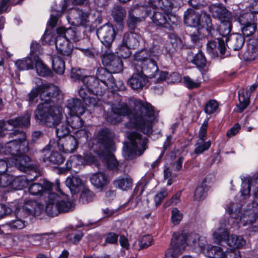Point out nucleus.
<instances>
[{"instance_id":"obj_1","label":"nucleus","mask_w":258,"mask_h":258,"mask_svg":"<svg viewBox=\"0 0 258 258\" xmlns=\"http://www.w3.org/2000/svg\"><path fill=\"white\" fill-rule=\"evenodd\" d=\"M131 101L134 104L133 110L126 104L119 106H112L110 111L104 113L105 120L112 124L122 121V117L128 116L127 126L136 127L148 135L152 133V122L156 118L154 108L150 103H144L141 100L133 98Z\"/></svg>"},{"instance_id":"obj_2","label":"nucleus","mask_w":258,"mask_h":258,"mask_svg":"<svg viewBox=\"0 0 258 258\" xmlns=\"http://www.w3.org/2000/svg\"><path fill=\"white\" fill-rule=\"evenodd\" d=\"M40 90V98L43 103L37 106L35 111V118L40 124L48 127H56L62 119V109L48 105L59 94L58 88L53 84L39 85Z\"/></svg>"},{"instance_id":"obj_3","label":"nucleus","mask_w":258,"mask_h":258,"mask_svg":"<svg viewBox=\"0 0 258 258\" xmlns=\"http://www.w3.org/2000/svg\"><path fill=\"white\" fill-rule=\"evenodd\" d=\"M130 143L123 147V155L127 160L141 156L147 148L148 140L140 133L133 132L128 135Z\"/></svg>"},{"instance_id":"obj_4","label":"nucleus","mask_w":258,"mask_h":258,"mask_svg":"<svg viewBox=\"0 0 258 258\" xmlns=\"http://www.w3.org/2000/svg\"><path fill=\"white\" fill-rule=\"evenodd\" d=\"M73 203L61 198L54 192L50 194L46 203L45 211L51 217L56 216L59 213L68 212L72 210Z\"/></svg>"},{"instance_id":"obj_5","label":"nucleus","mask_w":258,"mask_h":258,"mask_svg":"<svg viewBox=\"0 0 258 258\" xmlns=\"http://www.w3.org/2000/svg\"><path fill=\"white\" fill-rule=\"evenodd\" d=\"M70 132L68 127L63 126L61 128L57 127L55 132L57 136L59 138L57 142V146L59 150L65 153H73L78 147V142L76 137L66 135Z\"/></svg>"},{"instance_id":"obj_6","label":"nucleus","mask_w":258,"mask_h":258,"mask_svg":"<svg viewBox=\"0 0 258 258\" xmlns=\"http://www.w3.org/2000/svg\"><path fill=\"white\" fill-rule=\"evenodd\" d=\"M146 13L148 16L151 15L152 22L158 27L170 29L172 25L177 22V19L174 16L159 10L154 11L147 9Z\"/></svg>"},{"instance_id":"obj_7","label":"nucleus","mask_w":258,"mask_h":258,"mask_svg":"<svg viewBox=\"0 0 258 258\" xmlns=\"http://www.w3.org/2000/svg\"><path fill=\"white\" fill-rule=\"evenodd\" d=\"M215 241L220 244L222 241H225L227 245L233 248H239L245 244V240L241 236L231 235L228 236L227 231L219 228L213 233Z\"/></svg>"},{"instance_id":"obj_8","label":"nucleus","mask_w":258,"mask_h":258,"mask_svg":"<svg viewBox=\"0 0 258 258\" xmlns=\"http://www.w3.org/2000/svg\"><path fill=\"white\" fill-rule=\"evenodd\" d=\"M171 247L164 258H177L184 250L186 245V234L174 233L171 240Z\"/></svg>"},{"instance_id":"obj_9","label":"nucleus","mask_w":258,"mask_h":258,"mask_svg":"<svg viewBox=\"0 0 258 258\" xmlns=\"http://www.w3.org/2000/svg\"><path fill=\"white\" fill-rule=\"evenodd\" d=\"M238 21L241 26V30L244 37H249L255 33L257 30V18L251 13L241 14L238 18Z\"/></svg>"},{"instance_id":"obj_10","label":"nucleus","mask_w":258,"mask_h":258,"mask_svg":"<svg viewBox=\"0 0 258 258\" xmlns=\"http://www.w3.org/2000/svg\"><path fill=\"white\" fill-rule=\"evenodd\" d=\"M160 52L158 45H153L149 49H142L134 54V61L136 62L135 66H138L150 58L158 59Z\"/></svg>"},{"instance_id":"obj_11","label":"nucleus","mask_w":258,"mask_h":258,"mask_svg":"<svg viewBox=\"0 0 258 258\" xmlns=\"http://www.w3.org/2000/svg\"><path fill=\"white\" fill-rule=\"evenodd\" d=\"M97 35L102 44L101 47H111L116 33L113 26L109 24L100 27L97 30Z\"/></svg>"},{"instance_id":"obj_12","label":"nucleus","mask_w":258,"mask_h":258,"mask_svg":"<svg viewBox=\"0 0 258 258\" xmlns=\"http://www.w3.org/2000/svg\"><path fill=\"white\" fill-rule=\"evenodd\" d=\"M89 14L78 8L70 10L67 19L70 23L76 26L87 27L89 25Z\"/></svg>"},{"instance_id":"obj_13","label":"nucleus","mask_w":258,"mask_h":258,"mask_svg":"<svg viewBox=\"0 0 258 258\" xmlns=\"http://www.w3.org/2000/svg\"><path fill=\"white\" fill-rule=\"evenodd\" d=\"M53 184L46 179H40L39 182H31L29 184V192L33 196H43L51 194Z\"/></svg>"},{"instance_id":"obj_14","label":"nucleus","mask_w":258,"mask_h":258,"mask_svg":"<svg viewBox=\"0 0 258 258\" xmlns=\"http://www.w3.org/2000/svg\"><path fill=\"white\" fill-rule=\"evenodd\" d=\"M82 82L84 86L87 89L90 94L96 96H101L106 87L101 84L100 81L94 76H85L82 79Z\"/></svg>"},{"instance_id":"obj_15","label":"nucleus","mask_w":258,"mask_h":258,"mask_svg":"<svg viewBox=\"0 0 258 258\" xmlns=\"http://www.w3.org/2000/svg\"><path fill=\"white\" fill-rule=\"evenodd\" d=\"M251 207L239 217V219L244 225H250L252 228L258 229V204L252 203Z\"/></svg>"},{"instance_id":"obj_16","label":"nucleus","mask_w":258,"mask_h":258,"mask_svg":"<svg viewBox=\"0 0 258 258\" xmlns=\"http://www.w3.org/2000/svg\"><path fill=\"white\" fill-rule=\"evenodd\" d=\"M156 58H150L143 63L135 66V69L137 72L141 73L146 78L154 77L159 69L156 63Z\"/></svg>"},{"instance_id":"obj_17","label":"nucleus","mask_w":258,"mask_h":258,"mask_svg":"<svg viewBox=\"0 0 258 258\" xmlns=\"http://www.w3.org/2000/svg\"><path fill=\"white\" fill-rule=\"evenodd\" d=\"M217 50L219 51L221 57L225 55L226 46L225 41L222 38L208 41L207 44V51L213 57L218 56Z\"/></svg>"},{"instance_id":"obj_18","label":"nucleus","mask_w":258,"mask_h":258,"mask_svg":"<svg viewBox=\"0 0 258 258\" xmlns=\"http://www.w3.org/2000/svg\"><path fill=\"white\" fill-rule=\"evenodd\" d=\"M11 166H15L18 169L27 172L33 164H31L30 157L21 152L20 154L10 158Z\"/></svg>"},{"instance_id":"obj_19","label":"nucleus","mask_w":258,"mask_h":258,"mask_svg":"<svg viewBox=\"0 0 258 258\" xmlns=\"http://www.w3.org/2000/svg\"><path fill=\"white\" fill-rule=\"evenodd\" d=\"M51 146H46L41 150V158L44 162H48L52 164L59 165L63 162L64 158L57 152L50 153Z\"/></svg>"},{"instance_id":"obj_20","label":"nucleus","mask_w":258,"mask_h":258,"mask_svg":"<svg viewBox=\"0 0 258 258\" xmlns=\"http://www.w3.org/2000/svg\"><path fill=\"white\" fill-rule=\"evenodd\" d=\"M209 9L213 17L217 18L221 22L233 21L234 19L231 13L222 4L212 5Z\"/></svg>"},{"instance_id":"obj_21","label":"nucleus","mask_w":258,"mask_h":258,"mask_svg":"<svg viewBox=\"0 0 258 258\" xmlns=\"http://www.w3.org/2000/svg\"><path fill=\"white\" fill-rule=\"evenodd\" d=\"M21 145L18 144L16 141H10L7 142L4 147L0 148V154L2 155L10 156L9 158H12L16 155L20 154L21 152L23 153Z\"/></svg>"},{"instance_id":"obj_22","label":"nucleus","mask_w":258,"mask_h":258,"mask_svg":"<svg viewBox=\"0 0 258 258\" xmlns=\"http://www.w3.org/2000/svg\"><path fill=\"white\" fill-rule=\"evenodd\" d=\"M112 72L108 71L107 69L100 67L96 72V78L104 87L110 86L113 87L115 85V80L112 75Z\"/></svg>"},{"instance_id":"obj_23","label":"nucleus","mask_w":258,"mask_h":258,"mask_svg":"<svg viewBox=\"0 0 258 258\" xmlns=\"http://www.w3.org/2000/svg\"><path fill=\"white\" fill-rule=\"evenodd\" d=\"M9 138H12L11 141H16L18 144L22 146V151L28 152L29 150V143L27 140L26 133L22 130H15L9 134Z\"/></svg>"},{"instance_id":"obj_24","label":"nucleus","mask_w":258,"mask_h":258,"mask_svg":"<svg viewBox=\"0 0 258 258\" xmlns=\"http://www.w3.org/2000/svg\"><path fill=\"white\" fill-rule=\"evenodd\" d=\"M9 138H12L11 141H16L18 144L22 146V151L28 152L29 150V143L27 140L26 133L22 130H15L9 134Z\"/></svg>"},{"instance_id":"obj_25","label":"nucleus","mask_w":258,"mask_h":258,"mask_svg":"<svg viewBox=\"0 0 258 258\" xmlns=\"http://www.w3.org/2000/svg\"><path fill=\"white\" fill-rule=\"evenodd\" d=\"M226 41V46L235 51H238L242 48L245 43V38L239 33H234L230 35Z\"/></svg>"},{"instance_id":"obj_26","label":"nucleus","mask_w":258,"mask_h":258,"mask_svg":"<svg viewBox=\"0 0 258 258\" xmlns=\"http://www.w3.org/2000/svg\"><path fill=\"white\" fill-rule=\"evenodd\" d=\"M186 244L192 246L194 248L202 250L206 244L204 237H201L199 234L191 233L186 235Z\"/></svg>"},{"instance_id":"obj_27","label":"nucleus","mask_w":258,"mask_h":258,"mask_svg":"<svg viewBox=\"0 0 258 258\" xmlns=\"http://www.w3.org/2000/svg\"><path fill=\"white\" fill-rule=\"evenodd\" d=\"M41 205L35 201L26 203L22 208L19 210V212L24 213V216H27L29 215L37 216L41 213Z\"/></svg>"},{"instance_id":"obj_28","label":"nucleus","mask_w":258,"mask_h":258,"mask_svg":"<svg viewBox=\"0 0 258 258\" xmlns=\"http://www.w3.org/2000/svg\"><path fill=\"white\" fill-rule=\"evenodd\" d=\"M147 78L140 72L134 73L128 80V83L134 90H140L146 84Z\"/></svg>"},{"instance_id":"obj_29","label":"nucleus","mask_w":258,"mask_h":258,"mask_svg":"<svg viewBox=\"0 0 258 258\" xmlns=\"http://www.w3.org/2000/svg\"><path fill=\"white\" fill-rule=\"evenodd\" d=\"M31 113L27 111L23 116L16 117L14 119L8 120L7 122L8 124L16 127H28L30 125V118Z\"/></svg>"},{"instance_id":"obj_30","label":"nucleus","mask_w":258,"mask_h":258,"mask_svg":"<svg viewBox=\"0 0 258 258\" xmlns=\"http://www.w3.org/2000/svg\"><path fill=\"white\" fill-rule=\"evenodd\" d=\"M102 161L105 164L109 170H117L119 165L118 162L116 159L114 155L110 152L98 153Z\"/></svg>"},{"instance_id":"obj_31","label":"nucleus","mask_w":258,"mask_h":258,"mask_svg":"<svg viewBox=\"0 0 258 258\" xmlns=\"http://www.w3.org/2000/svg\"><path fill=\"white\" fill-rule=\"evenodd\" d=\"M140 39L141 36L137 33L127 32L123 35L122 42L129 48L135 49L139 45Z\"/></svg>"},{"instance_id":"obj_32","label":"nucleus","mask_w":258,"mask_h":258,"mask_svg":"<svg viewBox=\"0 0 258 258\" xmlns=\"http://www.w3.org/2000/svg\"><path fill=\"white\" fill-rule=\"evenodd\" d=\"M200 15L192 9H187L184 14V23L188 26L196 27L199 25Z\"/></svg>"},{"instance_id":"obj_33","label":"nucleus","mask_w":258,"mask_h":258,"mask_svg":"<svg viewBox=\"0 0 258 258\" xmlns=\"http://www.w3.org/2000/svg\"><path fill=\"white\" fill-rule=\"evenodd\" d=\"M67 107L71 114L82 115L85 111L82 101L79 99L71 98L68 100Z\"/></svg>"},{"instance_id":"obj_34","label":"nucleus","mask_w":258,"mask_h":258,"mask_svg":"<svg viewBox=\"0 0 258 258\" xmlns=\"http://www.w3.org/2000/svg\"><path fill=\"white\" fill-rule=\"evenodd\" d=\"M90 180L91 183L97 188H102L109 182L108 176L101 172L93 174Z\"/></svg>"},{"instance_id":"obj_35","label":"nucleus","mask_w":258,"mask_h":258,"mask_svg":"<svg viewBox=\"0 0 258 258\" xmlns=\"http://www.w3.org/2000/svg\"><path fill=\"white\" fill-rule=\"evenodd\" d=\"M113 137V133L109 129L104 128L99 131L97 138L100 143L104 146V148H107L111 144Z\"/></svg>"},{"instance_id":"obj_36","label":"nucleus","mask_w":258,"mask_h":258,"mask_svg":"<svg viewBox=\"0 0 258 258\" xmlns=\"http://www.w3.org/2000/svg\"><path fill=\"white\" fill-rule=\"evenodd\" d=\"M113 183L115 187L123 190H127L132 188L133 180L131 176L126 175L124 176L118 177L113 181Z\"/></svg>"},{"instance_id":"obj_37","label":"nucleus","mask_w":258,"mask_h":258,"mask_svg":"<svg viewBox=\"0 0 258 258\" xmlns=\"http://www.w3.org/2000/svg\"><path fill=\"white\" fill-rule=\"evenodd\" d=\"M203 250L205 255L210 258H223V251L220 247L207 245L204 246Z\"/></svg>"},{"instance_id":"obj_38","label":"nucleus","mask_w":258,"mask_h":258,"mask_svg":"<svg viewBox=\"0 0 258 258\" xmlns=\"http://www.w3.org/2000/svg\"><path fill=\"white\" fill-rule=\"evenodd\" d=\"M80 97L83 99L86 105L88 106H95L98 101V98L97 97L91 96L92 94H90L87 89L82 87L78 91Z\"/></svg>"},{"instance_id":"obj_39","label":"nucleus","mask_w":258,"mask_h":258,"mask_svg":"<svg viewBox=\"0 0 258 258\" xmlns=\"http://www.w3.org/2000/svg\"><path fill=\"white\" fill-rule=\"evenodd\" d=\"M35 56L34 57L30 56L16 61L15 65L19 70H28L34 68L35 62Z\"/></svg>"},{"instance_id":"obj_40","label":"nucleus","mask_w":258,"mask_h":258,"mask_svg":"<svg viewBox=\"0 0 258 258\" xmlns=\"http://www.w3.org/2000/svg\"><path fill=\"white\" fill-rule=\"evenodd\" d=\"M66 184L69 188L72 194H75L79 191L82 184V180L79 177L72 176L67 178Z\"/></svg>"},{"instance_id":"obj_41","label":"nucleus","mask_w":258,"mask_h":258,"mask_svg":"<svg viewBox=\"0 0 258 258\" xmlns=\"http://www.w3.org/2000/svg\"><path fill=\"white\" fill-rule=\"evenodd\" d=\"M35 67L38 75L42 77L51 76L53 74L51 71L42 62L39 56H35Z\"/></svg>"},{"instance_id":"obj_42","label":"nucleus","mask_w":258,"mask_h":258,"mask_svg":"<svg viewBox=\"0 0 258 258\" xmlns=\"http://www.w3.org/2000/svg\"><path fill=\"white\" fill-rule=\"evenodd\" d=\"M111 48L101 47V49L100 57L102 62L106 67L112 62L114 57L118 56L112 52Z\"/></svg>"},{"instance_id":"obj_43","label":"nucleus","mask_w":258,"mask_h":258,"mask_svg":"<svg viewBox=\"0 0 258 258\" xmlns=\"http://www.w3.org/2000/svg\"><path fill=\"white\" fill-rule=\"evenodd\" d=\"M199 27L205 28L208 32L211 33L216 29V27L213 25L210 15L207 14H203L200 15V20Z\"/></svg>"},{"instance_id":"obj_44","label":"nucleus","mask_w":258,"mask_h":258,"mask_svg":"<svg viewBox=\"0 0 258 258\" xmlns=\"http://www.w3.org/2000/svg\"><path fill=\"white\" fill-rule=\"evenodd\" d=\"M126 15V11L125 9L121 6H114L111 11V16L114 20L119 23L124 20Z\"/></svg>"},{"instance_id":"obj_45","label":"nucleus","mask_w":258,"mask_h":258,"mask_svg":"<svg viewBox=\"0 0 258 258\" xmlns=\"http://www.w3.org/2000/svg\"><path fill=\"white\" fill-rule=\"evenodd\" d=\"M206 179H205L201 185L196 187L194 196V200L195 201H200L206 198L208 190V188L206 184Z\"/></svg>"},{"instance_id":"obj_46","label":"nucleus","mask_w":258,"mask_h":258,"mask_svg":"<svg viewBox=\"0 0 258 258\" xmlns=\"http://www.w3.org/2000/svg\"><path fill=\"white\" fill-rule=\"evenodd\" d=\"M80 115L71 114L67 117L66 122L73 129H79L82 127L83 120L80 117Z\"/></svg>"},{"instance_id":"obj_47","label":"nucleus","mask_w":258,"mask_h":258,"mask_svg":"<svg viewBox=\"0 0 258 258\" xmlns=\"http://www.w3.org/2000/svg\"><path fill=\"white\" fill-rule=\"evenodd\" d=\"M52 68L53 71L57 74H62L65 70L64 60L59 56H55L52 57Z\"/></svg>"},{"instance_id":"obj_48","label":"nucleus","mask_w":258,"mask_h":258,"mask_svg":"<svg viewBox=\"0 0 258 258\" xmlns=\"http://www.w3.org/2000/svg\"><path fill=\"white\" fill-rule=\"evenodd\" d=\"M95 197V195L92 191L84 187L81 191L79 201L83 204H88L94 200Z\"/></svg>"},{"instance_id":"obj_49","label":"nucleus","mask_w":258,"mask_h":258,"mask_svg":"<svg viewBox=\"0 0 258 258\" xmlns=\"http://www.w3.org/2000/svg\"><path fill=\"white\" fill-rule=\"evenodd\" d=\"M257 56H258V48L251 44H248L247 49L243 54L245 60L251 61L255 59Z\"/></svg>"},{"instance_id":"obj_50","label":"nucleus","mask_w":258,"mask_h":258,"mask_svg":"<svg viewBox=\"0 0 258 258\" xmlns=\"http://www.w3.org/2000/svg\"><path fill=\"white\" fill-rule=\"evenodd\" d=\"M191 62L198 68L203 69L206 66L207 60L204 54L201 50H199L194 56L191 60Z\"/></svg>"},{"instance_id":"obj_51","label":"nucleus","mask_w":258,"mask_h":258,"mask_svg":"<svg viewBox=\"0 0 258 258\" xmlns=\"http://www.w3.org/2000/svg\"><path fill=\"white\" fill-rule=\"evenodd\" d=\"M27 179L21 177H14L12 175V181L10 187L15 190L21 189L28 184Z\"/></svg>"},{"instance_id":"obj_52","label":"nucleus","mask_w":258,"mask_h":258,"mask_svg":"<svg viewBox=\"0 0 258 258\" xmlns=\"http://www.w3.org/2000/svg\"><path fill=\"white\" fill-rule=\"evenodd\" d=\"M107 67L112 73H117L122 70L123 63L121 59L118 56L114 57L112 62Z\"/></svg>"},{"instance_id":"obj_53","label":"nucleus","mask_w":258,"mask_h":258,"mask_svg":"<svg viewBox=\"0 0 258 258\" xmlns=\"http://www.w3.org/2000/svg\"><path fill=\"white\" fill-rule=\"evenodd\" d=\"M68 7V2L66 0H60L56 3L52 8L51 13H55L57 16H61Z\"/></svg>"},{"instance_id":"obj_54","label":"nucleus","mask_w":258,"mask_h":258,"mask_svg":"<svg viewBox=\"0 0 258 258\" xmlns=\"http://www.w3.org/2000/svg\"><path fill=\"white\" fill-rule=\"evenodd\" d=\"M211 145L210 141L205 142L201 140H198L196 144V148L194 152L196 154H200L203 153L205 151L208 150Z\"/></svg>"},{"instance_id":"obj_55","label":"nucleus","mask_w":258,"mask_h":258,"mask_svg":"<svg viewBox=\"0 0 258 258\" xmlns=\"http://www.w3.org/2000/svg\"><path fill=\"white\" fill-rule=\"evenodd\" d=\"M232 21H227L221 22L219 29L221 35L226 37L230 33L232 28Z\"/></svg>"},{"instance_id":"obj_56","label":"nucleus","mask_w":258,"mask_h":258,"mask_svg":"<svg viewBox=\"0 0 258 258\" xmlns=\"http://www.w3.org/2000/svg\"><path fill=\"white\" fill-rule=\"evenodd\" d=\"M170 42L176 51H180L183 47L182 40L175 34H171L169 36Z\"/></svg>"},{"instance_id":"obj_57","label":"nucleus","mask_w":258,"mask_h":258,"mask_svg":"<svg viewBox=\"0 0 258 258\" xmlns=\"http://www.w3.org/2000/svg\"><path fill=\"white\" fill-rule=\"evenodd\" d=\"M26 173H28L27 180L31 182H33L40 175L39 167L37 165H33Z\"/></svg>"},{"instance_id":"obj_58","label":"nucleus","mask_w":258,"mask_h":258,"mask_svg":"<svg viewBox=\"0 0 258 258\" xmlns=\"http://www.w3.org/2000/svg\"><path fill=\"white\" fill-rule=\"evenodd\" d=\"M158 3L160 8L159 10L169 14L173 7V4L171 0H158Z\"/></svg>"},{"instance_id":"obj_59","label":"nucleus","mask_w":258,"mask_h":258,"mask_svg":"<svg viewBox=\"0 0 258 258\" xmlns=\"http://www.w3.org/2000/svg\"><path fill=\"white\" fill-rule=\"evenodd\" d=\"M219 106V103L215 100H210L205 106L204 111L208 114L215 112Z\"/></svg>"},{"instance_id":"obj_60","label":"nucleus","mask_w":258,"mask_h":258,"mask_svg":"<svg viewBox=\"0 0 258 258\" xmlns=\"http://www.w3.org/2000/svg\"><path fill=\"white\" fill-rule=\"evenodd\" d=\"M12 181V175L6 173H0V187L10 186Z\"/></svg>"},{"instance_id":"obj_61","label":"nucleus","mask_w":258,"mask_h":258,"mask_svg":"<svg viewBox=\"0 0 258 258\" xmlns=\"http://www.w3.org/2000/svg\"><path fill=\"white\" fill-rule=\"evenodd\" d=\"M153 237L150 235H145L139 240V246L141 248H147L153 244Z\"/></svg>"},{"instance_id":"obj_62","label":"nucleus","mask_w":258,"mask_h":258,"mask_svg":"<svg viewBox=\"0 0 258 258\" xmlns=\"http://www.w3.org/2000/svg\"><path fill=\"white\" fill-rule=\"evenodd\" d=\"M239 103L237 105L239 112H242L248 106L249 99L248 97H245L244 94H239Z\"/></svg>"},{"instance_id":"obj_63","label":"nucleus","mask_w":258,"mask_h":258,"mask_svg":"<svg viewBox=\"0 0 258 258\" xmlns=\"http://www.w3.org/2000/svg\"><path fill=\"white\" fill-rule=\"evenodd\" d=\"M132 48H129L128 46H126V45L121 44L119 45L118 53L122 58H127L129 57L131 54L132 52L131 49Z\"/></svg>"},{"instance_id":"obj_64","label":"nucleus","mask_w":258,"mask_h":258,"mask_svg":"<svg viewBox=\"0 0 258 258\" xmlns=\"http://www.w3.org/2000/svg\"><path fill=\"white\" fill-rule=\"evenodd\" d=\"M247 183L249 184L250 188H252L254 195L258 197V174L249 179Z\"/></svg>"}]
</instances>
